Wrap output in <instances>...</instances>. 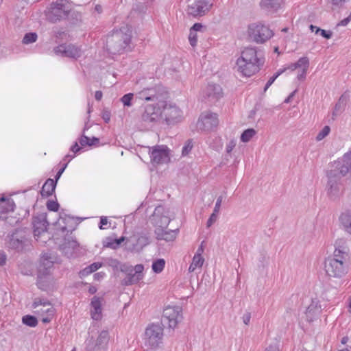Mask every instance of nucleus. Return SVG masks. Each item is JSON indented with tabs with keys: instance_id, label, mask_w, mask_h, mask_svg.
Instances as JSON below:
<instances>
[{
	"instance_id": "f257e3e1",
	"label": "nucleus",
	"mask_w": 351,
	"mask_h": 351,
	"mask_svg": "<svg viewBox=\"0 0 351 351\" xmlns=\"http://www.w3.org/2000/svg\"><path fill=\"white\" fill-rule=\"evenodd\" d=\"M183 116L181 109L170 101H159L158 107L147 106L143 119L145 121L154 122L162 119L167 124H175L181 121Z\"/></svg>"
},
{
	"instance_id": "f03ea898",
	"label": "nucleus",
	"mask_w": 351,
	"mask_h": 351,
	"mask_svg": "<svg viewBox=\"0 0 351 351\" xmlns=\"http://www.w3.org/2000/svg\"><path fill=\"white\" fill-rule=\"evenodd\" d=\"M264 64V58L258 56L254 48H245L237 60V71L243 77H250L256 74Z\"/></svg>"
},
{
	"instance_id": "7ed1b4c3",
	"label": "nucleus",
	"mask_w": 351,
	"mask_h": 351,
	"mask_svg": "<svg viewBox=\"0 0 351 351\" xmlns=\"http://www.w3.org/2000/svg\"><path fill=\"white\" fill-rule=\"evenodd\" d=\"M333 169L328 174L330 188L328 193L331 196H335L337 192L341 189V186L335 183V178H339L350 173L351 175V151L345 154L341 158H339L332 163Z\"/></svg>"
},
{
	"instance_id": "20e7f679",
	"label": "nucleus",
	"mask_w": 351,
	"mask_h": 351,
	"mask_svg": "<svg viewBox=\"0 0 351 351\" xmlns=\"http://www.w3.org/2000/svg\"><path fill=\"white\" fill-rule=\"evenodd\" d=\"M348 269V256L345 249H335L334 256L325 262V270L328 276L333 278H341Z\"/></svg>"
},
{
	"instance_id": "39448f33",
	"label": "nucleus",
	"mask_w": 351,
	"mask_h": 351,
	"mask_svg": "<svg viewBox=\"0 0 351 351\" xmlns=\"http://www.w3.org/2000/svg\"><path fill=\"white\" fill-rule=\"evenodd\" d=\"M33 312L42 317V322L47 324L51 322L56 310L53 305L47 300L36 299L32 304Z\"/></svg>"
},
{
	"instance_id": "423d86ee",
	"label": "nucleus",
	"mask_w": 351,
	"mask_h": 351,
	"mask_svg": "<svg viewBox=\"0 0 351 351\" xmlns=\"http://www.w3.org/2000/svg\"><path fill=\"white\" fill-rule=\"evenodd\" d=\"M71 9L72 5L68 1L60 0L53 3L47 13V19L52 22L60 20L67 16Z\"/></svg>"
},
{
	"instance_id": "0eeeda50",
	"label": "nucleus",
	"mask_w": 351,
	"mask_h": 351,
	"mask_svg": "<svg viewBox=\"0 0 351 351\" xmlns=\"http://www.w3.org/2000/svg\"><path fill=\"white\" fill-rule=\"evenodd\" d=\"M248 36L256 43H263L270 39L274 33L268 27L261 23H253L248 27Z\"/></svg>"
},
{
	"instance_id": "6e6552de",
	"label": "nucleus",
	"mask_w": 351,
	"mask_h": 351,
	"mask_svg": "<svg viewBox=\"0 0 351 351\" xmlns=\"http://www.w3.org/2000/svg\"><path fill=\"white\" fill-rule=\"evenodd\" d=\"M163 336V328L160 324H150L145 331L143 340L145 344L156 348L161 342Z\"/></svg>"
},
{
	"instance_id": "1a4fd4ad",
	"label": "nucleus",
	"mask_w": 351,
	"mask_h": 351,
	"mask_svg": "<svg viewBox=\"0 0 351 351\" xmlns=\"http://www.w3.org/2000/svg\"><path fill=\"white\" fill-rule=\"evenodd\" d=\"M132 37V30L128 26H124L113 32L111 36L112 41L116 43L118 51L125 49L130 45Z\"/></svg>"
},
{
	"instance_id": "9d476101",
	"label": "nucleus",
	"mask_w": 351,
	"mask_h": 351,
	"mask_svg": "<svg viewBox=\"0 0 351 351\" xmlns=\"http://www.w3.org/2000/svg\"><path fill=\"white\" fill-rule=\"evenodd\" d=\"M210 0H193L188 5L187 12L193 16L204 15L211 8Z\"/></svg>"
},
{
	"instance_id": "9b49d317",
	"label": "nucleus",
	"mask_w": 351,
	"mask_h": 351,
	"mask_svg": "<svg viewBox=\"0 0 351 351\" xmlns=\"http://www.w3.org/2000/svg\"><path fill=\"white\" fill-rule=\"evenodd\" d=\"M152 162L160 164L168 162L169 158V150L166 145H156L152 147L149 151Z\"/></svg>"
},
{
	"instance_id": "f8f14e48",
	"label": "nucleus",
	"mask_w": 351,
	"mask_h": 351,
	"mask_svg": "<svg viewBox=\"0 0 351 351\" xmlns=\"http://www.w3.org/2000/svg\"><path fill=\"white\" fill-rule=\"evenodd\" d=\"M218 125V118L215 113H202L198 120L197 127L200 130H209Z\"/></svg>"
},
{
	"instance_id": "ddd939ff",
	"label": "nucleus",
	"mask_w": 351,
	"mask_h": 351,
	"mask_svg": "<svg viewBox=\"0 0 351 351\" xmlns=\"http://www.w3.org/2000/svg\"><path fill=\"white\" fill-rule=\"evenodd\" d=\"M163 317L168 321L170 328H175L182 318L181 309L179 307L168 306L163 311Z\"/></svg>"
},
{
	"instance_id": "4468645a",
	"label": "nucleus",
	"mask_w": 351,
	"mask_h": 351,
	"mask_svg": "<svg viewBox=\"0 0 351 351\" xmlns=\"http://www.w3.org/2000/svg\"><path fill=\"white\" fill-rule=\"evenodd\" d=\"M55 53L66 57L76 58L80 56L81 50L72 45H60L56 47Z\"/></svg>"
},
{
	"instance_id": "2eb2a0df",
	"label": "nucleus",
	"mask_w": 351,
	"mask_h": 351,
	"mask_svg": "<svg viewBox=\"0 0 351 351\" xmlns=\"http://www.w3.org/2000/svg\"><path fill=\"white\" fill-rule=\"evenodd\" d=\"M204 251V249L202 244L197 250V252L192 259V262L189 267V272H193L196 269H200L202 267L205 261L204 258L202 256Z\"/></svg>"
},
{
	"instance_id": "dca6fc26",
	"label": "nucleus",
	"mask_w": 351,
	"mask_h": 351,
	"mask_svg": "<svg viewBox=\"0 0 351 351\" xmlns=\"http://www.w3.org/2000/svg\"><path fill=\"white\" fill-rule=\"evenodd\" d=\"M101 302L102 299L96 296L91 300L90 315L94 320H100L102 318Z\"/></svg>"
},
{
	"instance_id": "f3484780",
	"label": "nucleus",
	"mask_w": 351,
	"mask_h": 351,
	"mask_svg": "<svg viewBox=\"0 0 351 351\" xmlns=\"http://www.w3.org/2000/svg\"><path fill=\"white\" fill-rule=\"evenodd\" d=\"M56 185V182H55L53 179L49 178L47 180V181L43 184L40 191L42 197H47L51 196L55 191Z\"/></svg>"
},
{
	"instance_id": "a211bd4d",
	"label": "nucleus",
	"mask_w": 351,
	"mask_h": 351,
	"mask_svg": "<svg viewBox=\"0 0 351 351\" xmlns=\"http://www.w3.org/2000/svg\"><path fill=\"white\" fill-rule=\"evenodd\" d=\"M34 233L35 237H38L42 233L45 232L47 230V221L45 219H38L35 218L34 219Z\"/></svg>"
},
{
	"instance_id": "6ab92c4d",
	"label": "nucleus",
	"mask_w": 351,
	"mask_h": 351,
	"mask_svg": "<svg viewBox=\"0 0 351 351\" xmlns=\"http://www.w3.org/2000/svg\"><path fill=\"white\" fill-rule=\"evenodd\" d=\"M309 65L308 59L306 57L301 58L294 64H291L289 69L293 71L297 69H301L302 73L305 75Z\"/></svg>"
},
{
	"instance_id": "aec40b11",
	"label": "nucleus",
	"mask_w": 351,
	"mask_h": 351,
	"mask_svg": "<svg viewBox=\"0 0 351 351\" xmlns=\"http://www.w3.org/2000/svg\"><path fill=\"white\" fill-rule=\"evenodd\" d=\"M321 310L316 305L311 304L306 311V317L308 322H313L319 317Z\"/></svg>"
},
{
	"instance_id": "412c9836",
	"label": "nucleus",
	"mask_w": 351,
	"mask_h": 351,
	"mask_svg": "<svg viewBox=\"0 0 351 351\" xmlns=\"http://www.w3.org/2000/svg\"><path fill=\"white\" fill-rule=\"evenodd\" d=\"M207 89L208 97L218 99L222 95V88L219 85H209Z\"/></svg>"
},
{
	"instance_id": "4be33fe9",
	"label": "nucleus",
	"mask_w": 351,
	"mask_h": 351,
	"mask_svg": "<svg viewBox=\"0 0 351 351\" xmlns=\"http://www.w3.org/2000/svg\"><path fill=\"white\" fill-rule=\"evenodd\" d=\"M341 223L346 229L351 228V211L347 210L341 214L340 216Z\"/></svg>"
},
{
	"instance_id": "5701e85b",
	"label": "nucleus",
	"mask_w": 351,
	"mask_h": 351,
	"mask_svg": "<svg viewBox=\"0 0 351 351\" xmlns=\"http://www.w3.org/2000/svg\"><path fill=\"white\" fill-rule=\"evenodd\" d=\"M282 0H261V5L266 8L277 9L280 7Z\"/></svg>"
},
{
	"instance_id": "b1692460",
	"label": "nucleus",
	"mask_w": 351,
	"mask_h": 351,
	"mask_svg": "<svg viewBox=\"0 0 351 351\" xmlns=\"http://www.w3.org/2000/svg\"><path fill=\"white\" fill-rule=\"evenodd\" d=\"M165 266V261L162 258H159L154 261L152 263V270L156 274L161 273Z\"/></svg>"
},
{
	"instance_id": "393cba45",
	"label": "nucleus",
	"mask_w": 351,
	"mask_h": 351,
	"mask_svg": "<svg viewBox=\"0 0 351 351\" xmlns=\"http://www.w3.org/2000/svg\"><path fill=\"white\" fill-rule=\"evenodd\" d=\"M99 143V138H89L86 136H82L80 138V143L82 147L88 145L91 146L95 144H97Z\"/></svg>"
},
{
	"instance_id": "a878e982",
	"label": "nucleus",
	"mask_w": 351,
	"mask_h": 351,
	"mask_svg": "<svg viewBox=\"0 0 351 351\" xmlns=\"http://www.w3.org/2000/svg\"><path fill=\"white\" fill-rule=\"evenodd\" d=\"M22 322L24 324L30 327H35L38 324L37 319L34 316L29 315L23 316Z\"/></svg>"
},
{
	"instance_id": "bb28decb",
	"label": "nucleus",
	"mask_w": 351,
	"mask_h": 351,
	"mask_svg": "<svg viewBox=\"0 0 351 351\" xmlns=\"http://www.w3.org/2000/svg\"><path fill=\"white\" fill-rule=\"evenodd\" d=\"M256 134V131L254 129H247L245 130L241 136V140L244 143H247Z\"/></svg>"
},
{
	"instance_id": "cd10ccee",
	"label": "nucleus",
	"mask_w": 351,
	"mask_h": 351,
	"mask_svg": "<svg viewBox=\"0 0 351 351\" xmlns=\"http://www.w3.org/2000/svg\"><path fill=\"white\" fill-rule=\"evenodd\" d=\"M109 339L108 333L106 331H102L97 340V343L99 346L106 345Z\"/></svg>"
},
{
	"instance_id": "c85d7f7f",
	"label": "nucleus",
	"mask_w": 351,
	"mask_h": 351,
	"mask_svg": "<svg viewBox=\"0 0 351 351\" xmlns=\"http://www.w3.org/2000/svg\"><path fill=\"white\" fill-rule=\"evenodd\" d=\"M37 39V34L36 33L26 34L23 39L24 44H29L34 43Z\"/></svg>"
},
{
	"instance_id": "c756f323",
	"label": "nucleus",
	"mask_w": 351,
	"mask_h": 351,
	"mask_svg": "<svg viewBox=\"0 0 351 351\" xmlns=\"http://www.w3.org/2000/svg\"><path fill=\"white\" fill-rule=\"evenodd\" d=\"M330 131V128L329 126L326 125L323 128V129L319 132L317 135L316 140L319 141L324 139L326 136H327Z\"/></svg>"
},
{
	"instance_id": "7c9ffc66",
	"label": "nucleus",
	"mask_w": 351,
	"mask_h": 351,
	"mask_svg": "<svg viewBox=\"0 0 351 351\" xmlns=\"http://www.w3.org/2000/svg\"><path fill=\"white\" fill-rule=\"evenodd\" d=\"M133 96L134 95L132 93H128L122 97L121 101L123 102L124 106H131V101L133 99Z\"/></svg>"
},
{
	"instance_id": "2f4dec72",
	"label": "nucleus",
	"mask_w": 351,
	"mask_h": 351,
	"mask_svg": "<svg viewBox=\"0 0 351 351\" xmlns=\"http://www.w3.org/2000/svg\"><path fill=\"white\" fill-rule=\"evenodd\" d=\"M47 208L51 211H58L59 209V204L55 201H49L47 203Z\"/></svg>"
},
{
	"instance_id": "473e14b6",
	"label": "nucleus",
	"mask_w": 351,
	"mask_h": 351,
	"mask_svg": "<svg viewBox=\"0 0 351 351\" xmlns=\"http://www.w3.org/2000/svg\"><path fill=\"white\" fill-rule=\"evenodd\" d=\"M50 257L47 256L43 255L42 257V265L44 267H47V268H50L53 265V261H50Z\"/></svg>"
},
{
	"instance_id": "72a5a7b5",
	"label": "nucleus",
	"mask_w": 351,
	"mask_h": 351,
	"mask_svg": "<svg viewBox=\"0 0 351 351\" xmlns=\"http://www.w3.org/2000/svg\"><path fill=\"white\" fill-rule=\"evenodd\" d=\"M189 40L190 44L195 47L197 45V36L195 33H193V32H190Z\"/></svg>"
},
{
	"instance_id": "f704fd0d",
	"label": "nucleus",
	"mask_w": 351,
	"mask_h": 351,
	"mask_svg": "<svg viewBox=\"0 0 351 351\" xmlns=\"http://www.w3.org/2000/svg\"><path fill=\"white\" fill-rule=\"evenodd\" d=\"M193 144L191 141H188L186 143V145L182 148V154L186 155L188 154L191 150L192 149Z\"/></svg>"
},
{
	"instance_id": "c9c22d12",
	"label": "nucleus",
	"mask_w": 351,
	"mask_h": 351,
	"mask_svg": "<svg viewBox=\"0 0 351 351\" xmlns=\"http://www.w3.org/2000/svg\"><path fill=\"white\" fill-rule=\"evenodd\" d=\"M318 32H320L321 35L327 39H329L332 36V33L330 32H326L324 29H322L320 28H317V30L315 31V33L317 34Z\"/></svg>"
},
{
	"instance_id": "e433bc0d",
	"label": "nucleus",
	"mask_w": 351,
	"mask_h": 351,
	"mask_svg": "<svg viewBox=\"0 0 351 351\" xmlns=\"http://www.w3.org/2000/svg\"><path fill=\"white\" fill-rule=\"evenodd\" d=\"M109 224L108 219L106 217H101L100 219V226L99 228L101 230L107 229L106 226Z\"/></svg>"
},
{
	"instance_id": "4c0bfd02",
	"label": "nucleus",
	"mask_w": 351,
	"mask_h": 351,
	"mask_svg": "<svg viewBox=\"0 0 351 351\" xmlns=\"http://www.w3.org/2000/svg\"><path fill=\"white\" fill-rule=\"evenodd\" d=\"M282 72H278L275 75L271 77L268 82H267L265 87V91L267 90V88L274 82L276 79L280 75Z\"/></svg>"
},
{
	"instance_id": "58836bf2",
	"label": "nucleus",
	"mask_w": 351,
	"mask_h": 351,
	"mask_svg": "<svg viewBox=\"0 0 351 351\" xmlns=\"http://www.w3.org/2000/svg\"><path fill=\"white\" fill-rule=\"evenodd\" d=\"M159 239L164 240H170L173 237V232H165L161 235L158 234Z\"/></svg>"
},
{
	"instance_id": "ea45409f",
	"label": "nucleus",
	"mask_w": 351,
	"mask_h": 351,
	"mask_svg": "<svg viewBox=\"0 0 351 351\" xmlns=\"http://www.w3.org/2000/svg\"><path fill=\"white\" fill-rule=\"evenodd\" d=\"M101 266L102 264L101 263H94L88 266V269L93 273L99 269Z\"/></svg>"
},
{
	"instance_id": "a19ab883",
	"label": "nucleus",
	"mask_w": 351,
	"mask_h": 351,
	"mask_svg": "<svg viewBox=\"0 0 351 351\" xmlns=\"http://www.w3.org/2000/svg\"><path fill=\"white\" fill-rule=\"evenodd\" d=\"M217 217V214L213 212L207 221V226L208 227L211 226L212 224L216 221Z\"/></svg>"
},
{
	"instance_id": "79ce46f5",
	"label": "nucleus",
	"mask_w": 351,
	"mask_h": 351,
	"mask_svg": "<svg viewBox=\"0 0 351 351\" xmlns=\"http://www.w3.org/2000/svg\"><path fill=\"white\" fill-rule=\"evenodd\" d=\"M221 202H222V197H220L217 199V202L215 204V206L214 211H213L214 213L218 214V213L220 210Z\"/></svg>"
},
{
	"instance_id": "37998d69",
	"label": "nucleus",
	"mask_w": 351,
	"mask_h": 351,
	"mask_svg": "<svg viewBox=\"0 0 351 351\" xmlns=\"http://www.w3.org/2000/svg\"><path fill=\"white\" fill-rule=\"evenodd\" d=\"M91 274V271L88 269V266L85 267L84 269L80 271L79 274L81 278L88 276Z\"/></svg>"
},
{
	"instance_id": "c03bdc74",
	"label": "nucleus",
	"mask_w": 351,
	"mask_h": 351,
	"mask_svg": "<svg viewBox=\"0 0 351 351\" xmlns=\"http://www.w3.org/2000/svg\"><path fill=\"white\" fill-rule=\"evenodd\" d=\"M264 351H279V348L276 343L271 344Z\"/></svg>"
},
{
	"instance_id": "a18cd8bd",
	"label": "nucleus",
	"mask_w": 351,
	"mask_h": 351,
	"mask_svg": "<svg viewBox=\"0 0 351 351\" xmlns=\"http://www.w3.org/2000/svg\"><path fill=\"white\" fill-rule=\"evenodd\" d=\"M202 28V25L201 23H195L193 27L191 28L190 32L193 31H200Z\"/></svg>"
},
{
	"instance_id": "49530a36",
	"label": "nucleus",
	"mask_w": 351,
	"mask_h": 351,
	"mask_svg": "<svg viewBox=\"0 0 351 351\" xmlns=\"http://www.w3.org/2000/svg\"><path fill=\"white\" fill-rule=\"evenodd\" d=\"M350 19L348 16L347 18L341 20L339 23V26H346L348 24V23L350 21Z\"/></svg>"
},
{
	"instance_id": "de8ad7c7",
	"label": "nucleus",
	"mask_w": 351,
	"mask_h": 351,
	"mask_svg": "<svg viewBox=\"0 0 351 351\" xmlns=\"http://www.w3.org/2000/svg\"><path fill=\"white\" fill-rule=\"evenodd\" d=\"M235 145H236V143L233 141L230 142V143L227 145V147H226L227 152L228 153L232 152V150L234 149Z\"/></svg>"
},
{
	"instance_id": "09e8293b",
	"label": "nucleus",
	"mask_w": 351,
	"mask_h": 351,
	"mask_svg": "<svg viewBox=\"0 0 351 351\" xmlns=\"http://www.w3.org/2000/svg\"><path fill=\"white\" fill-rule=\"evenodd\" d=\"M71 150L75 154L80 150V147L78 145L77 143H75V144L71 147Z\"/></svg>"
},
{
	"instance_id": "8fccbe9b",
	"label": "nucleus",
	"mask_w": 351,
	"mask_h": 351,
	"mask_svg": "<svg viewBox=\"0 0 351 351\" xmlns=\"http://www.w3.org/2000/svg\"><path fill=\"white\" fill-rule=\"evenodd\" d=\"M144 269V267H143V265H136L134 267V270H135V272L136 273H141L143 272Z\"/></svg>"
},
{
	"instance_id": "3c124183",
	"label": "nucleus",
	"mask_w": 351,
	"mask_h": 351,
	"mask_svg": "<svg viewBox=\"0 0 351 351\" xmlns=\"http://www.w3.org/2000/svg\"><path fill=\"white\" fill-rule=\"evenodd\" d=\"M6 256L3 253H0V265H3L5 263Z\"/></svg>"
},
{
	"instance_id": "603ef678",
	"label": "nucleus",
	"mask_w": 351,
	"mask_h": 351,
	"mask_svg": "<svg viewBox=\"0 0 351 351\" xmlns=\"http://www.w3.org/2000/svg\"><path fill=\"white\" fill-rule=\"evenodd\" d=\"M102 96H103V94H102V92L101 91H96L95 92V99L97 100V101H99L102 98Z\"/></svg>"
},
{
	"instance_id": "864d4df0",
	"label": "nucleus",
	"mask_w": 351,
	"mask_h": 351,
	"mask_svg": "<svg viewBox=\"0 0 351 351\" xmlns=\"http://www.w3.org/2000/svg\"><path fill=\"white\" fill-rule=\"evenodd\" d=\"M170 222V219L167 217H162V224L167 226Z\"/></svg>"
},
{
	"instance_id": "5fc2aeb1",
	"label": "nucleus",
	"mask_w": 351,
	"mask_h": 351,
	"mask_svg": "<svg viewBox=\"0 0 351 351\" xmlns=\"http://www.w3.org/2000/svg\"><path fill=\"white\" fill-rule=\"evenodd\" d=\"M250 320V315L247 314L243 316V322L245 324H248Z\"/></svg>"
},
{
	"instance_id": "6e6d98bb",
	"label": "nucleus",
	"mask_w": 351,
	"mask_h": 351,
	"mask_svg": "<svg viewBox=\"0 0 351 351\" xmlns=\"http://www.w3.org/2000/svg\"><path fill=\"white\" fill-rule=\"evenodd\" d=\"M103 119L105 121L106 123H108V121L110 119V116L109 113H104L103 114Z\"/></svg>"
},
{
	"instance_id": "4d7b16f0",
	"label": "nucleus",
	"mask_w": 351,
	"mask_h": 351,
	"mask_svg": "<svg viewBox=\"0 0 351 351\" xmlns=\"http://www.w3.org/2000/svg\"><path fill=\"white\" fill-rule=\"evenodd\" d=\"M88 291L90 294H94L97 291V288L95 287L91 286L89 287Z\"/></svg>"
},
{
	"instance_id": "13d9d810",
	"label": "nucleus",
	"mask_w": 351,
	"mask_h": 351,
	"mask_svg": "<svg viewBox=\"0 0 351 351\" xmlns=\"http://www.w3.org/2000/svg\"><path fill=\"white\" fill-rule=\"evenodd\" d=\"M64 168H65V167H63L62 169H60V170L58 171V172L57 173V175H56V180H58V179H59V178H60V177L61 176L62 173H63V171H64Z\"/></svg>"
},
{
	"instance_id": "bf43d9fd",
	"label": "nucleus",
	"mask_w": 351,
	"mask_h": 351,
	"mask_svg": "<svg viewBox=\"0 0 351 351\" xmlns=\"http://www.w3.org/2000/svg\"><path fill=\"white\" fill-rule=\"evenodd\" d=\"M102 277H103V275H101L100 273H97L94 275V278L95 280H99L100 278H102Z\"/></svg>"
},
{
	"instance_id": "052dcab7",
	"label": "nucleus",
	"mask_w": 351,
	"mask_h": 351,
	"mask_svg": "<svg viewBox=\"0 0 351 351\" xmlns=\"http://www.w3.org/2000/svg\"><path fill=\"white\" fill-rule=\"evenodd\" d=\"M124 240H125V237H121L120 239H117L116 241V242H117V244H121Z\"/></svg>"
},
{
	"instance_id": "680f3d73",
	"label": "nucleus",
	"mask_w": 351,
	"mask_h": 351,
	"mask_svg": "<svg viewBox=\"0 0 351 351\" xmlns=\"http://www.w3.org/2000/svg\"><path fill=\"white\" fill-rule=\"evenodd\" d=\"M309 27L312 32H314V31L315 32L317 28L316 26H314L313 25H311Z\"/></svg>"
},
{
	"instance_id": "e2e57ef3",
	"label": "nucleus",
	"mask_w": 351,
	"mask_h": 351,
	"mask_svg": "<svg viewBox=\"0 0 351 351\" xmlns=\"http://www.w3.org/2000/svg\"><path fill=\"white\" fill-rule=\"evenodd\" d=\"M95 10L100 13L101 12V7L99 5L95 6Z\"/></svg>"
},
{
	"instance_id": "0e129e2a",
	"label": "nucleus",
	"mask_w": 351,
	"mask_h": 351,
	"mask_svg": "<svg viewBox=\"0 0 351 351\" xmlns=\"http://www.w3.org/2000/svg\"><path fill=\"white\" fill-rule=\"evenodd\" d=\"M288 31V28L287 27H285L282 29V32H287Z\"/></svg>"
},
{
	"instance_id": "69168bd1",
	"label": "nucleus",
	"mask_w": 351,
	"mask_h": 351,
	"mask_svg": "<svg viewBox=\"0 0 351 351\" xmlns=\"http://www.w3.org/2000/svg\"><path fill=\"white\" fill-rule=\"evenodd\" d=\"M274 51L277 53H279V51H278V47H275L274 49Z\"/></svg>"
},
{
	"instance_id": "338daca9",
	"label": "nucleus",
	"mask_w": 351,
	"mask_h": 351,
	"mask_svg": "<svg viewBox=\"0 0 351 351\" xmlns=\"http://www.w3.org/2000/svg\"><path fill=\"white\" fill-rule=\"evenodd\" d=\"M151 99H152V97H147L145 98V100H147V101H149Z\"/></svg>"
},
{
	"instance_id": "774afa93",
	"label": "nucleus",
	"mask_w": 351,
	"mask_h": 351,
	"mask_svg": "<svg viewBox=\"0 0 351 351\" xmlns=\"http://www.w3.org/2000/svg\"><path fill=\"white\" fill-rule=\"evenodd\" d=\"M339 351H350V350H348V349H344V350H339Z\"/></svg>"
}]
</instances>
